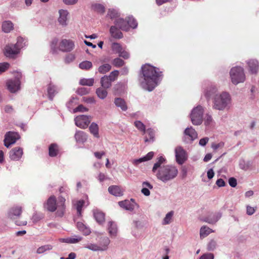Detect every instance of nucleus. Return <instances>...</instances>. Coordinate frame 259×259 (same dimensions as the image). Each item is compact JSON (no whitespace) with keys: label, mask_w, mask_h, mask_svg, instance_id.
Segmentation results:
<instances>
[{"label":"nucleus","mask_w":259,"mask_h":259,"mask_svg":"<svg viewBox=\"0 0 259 259\" xmlns=\"http://www.w3.org/2000/svg\"><path fill=\"white\" fill-rule=\"evenodd\" d=\"M142 76L140 79L141 87L145 90L152 91L158 84L161 72L149 64H145L142 67Z\"/></svg>","instance_id":"obj_1"},{"label":"nucleus","mask_w":259,"mask_h":259,"mask_svg":"<svg viewBox=\"0 0 259 259\" xmlns=\"http://www.w3.org/2000/svg\"><path fill=\"white\" fill-rule=\"evenodd\" d=\"M232 99L230 94L226 91L220 92L212 98L213 109L222 111L229 110L232 107Z\"/></svg>","instance_id":"obj_2"},{"label":"nucleus","mask_w":259,"mask_h":259,"mask_svg":"<svg viewBox=\"0 0 259 259\" xmlns=\"http://www.w3.org/2000/svg\"><path fill=\"white\" fill-rule=\"evenodd\" d=\"M178 174V168L171 165H166L160 167L156 172L157 178L166 183L174 179Z\"/></svg>","instance_id":"obj_3"},{"label":"nucleus","mask_w":259,"mask_h":259,"mask_svg":"<svg viewBox=\"0 0 259 259\" xmlns=\"http://www.w3.org/2000/svg\"><path fill=\"white\" fill-rule=\"evenodd\" d=\"M65 199L61 196L58 198V202L57 203L56 197L54 196H51L45 204V207L48 210L51 212L55 211L58 208V215L59 216H62L65 208Z\"/></svg>","instance_id":"obj_4"},{"label":"nucleus","mask_w":259,"mask_h":259,"mask_svg":"<svg viewBox=\"0 0 259 259\" xmlns=\"http://www.w3.org/2000/svg\"><path fill=\"white\" fill-rule=\"evenodd\" d=\"M115 24L119 29L123 31H128L130 29L135 28L138 25L134 17H116Z\"/></svg>","instance_id":"obj_5"},{"label":"nucleus","mask_w":259,"mask_h":259,"mask_svg":"<svg viewBox=\"0 0 259 259\" xmlns=\"http://www.w3.org/2000/svg\"><path fill=\"white\" fill-rule=\"evenodd\" d=\"M230 77L234 85L244 82L246 79L244 69L240 66L232 68L230 71Z\"/></svg>","instance_id":"obj_6"},{"label":"nucleus","mask_w":259,"mask_h":259,"mask_svg":"<svg viewBox=\"0 0 259 259\" xmlns=\"http://www.w3.org/2000/svg\"><path fill=\"white\" fill-rule=\"evenodd\" d=\"M21 74L17 72L14 79H10L7 82V86L8 90L12 93L17 92L20 89V78Z\"/></svg>","instance_id":"obj_7"},{"label":"nucleus","mask_w":259,"mask_h":259,"mask_svg":"<svg viewBox=\"0 0 259 259\" xmlns=\"http://www.w3.org/2000/svg\"><path fill=\"white\" fill-rule=\"evenodd\" d=\"M20 138L18 133L8 132L5 135L4 145L7 148H9L11 145L15 144Z\"/></svg>","instance_id":"obj_8"},{"label":"nucleus","mask_w":259,"mask_h":259,"mask_svg":"<svg viewBox=\"0 0 259 259\" xmlns=\"http://www.w3.org/2000/svg\"><path fill=\"white\" fill-rule=\"evenodd\" d=\"M118 204L121 207L130 211H133L136 208L139 207V205L135 202V200L132 198L130 200L119 201Z\"/></svg>","instance_id":"obj_9"},{"label":"nucleus","mask_w":259,"mask_h":259,"mask_svg":"<svg viewBox=\"0 0 259 259\" xmlns=\"http://www.w3.org/2000/svg\"><path fill=\"white\" fill-rule=\"evenodd\" d=\"M75 125L81 128H87L91 122V119L89 116L82 115L77 116L74 119Z\"/></svg>","instance_id":"obj_10"},{"label":"nucleus","mask_w":259,"mask_h":259,"mask_svg":"<svg viewBox=\"0 0 259 259\" xmlns=\"http://www.w3.org/2000/svg\"><path fill=\"white\" fill-rule=\"evenodd\" d=\"M22 212V207L21 206L15 205L11 207L8 211V217L13 220L19 218Z\"/></svg>","instance_id":"obj_11"},{"label":"nucleus","mask_w":259,"mask_h":259,"mask_svg":"<svg viewBox=\"0 0 259 259\" xmlns=\"http://www.w3.org/2000/svg\"><path fill=\"white\" fill-rule=\"evenodd\" d=\"M222 217L220 212L210 213L206 217L200 218V220L209 224H215Z\"/></svg>","instance_id":"obj_12"},{"label":"nucleus","mask_w":259,"mask_h":259,"mask_svg":"<svg viewBox=\"0 0 259 259\" xmlns=\"http://www.w3.org/2000/svg\"><path fill=\"white\" fill-rule=\"evenodd\" d=\"M204 110L200 105L195 107V125H200L203 121Z\"/></svg>","instance_id":"obj_13"},{"label":"nucleus","mask_w":259,"mask_h":259,"mask_svg":"<svg viewBox=\"0 0 259 259\" xmlns=\"http://www.w3.org/2000/svg\"><path fill=\"white\" fill-rule=\"evenodd\" d=\"M175 153L177 162L180 164H183L187 158L185 151L181 147H179L176 148Z\"/></svg>","instance_id":"obj_14"},{"label":"nucleus","mask_w":259,"mask_h":259,"mask_svg":"<svg viewBox=\"0 0 259 259\" xmlns=\"http://www.w3.org/2000/svg\"><path fill=\"white\" fill-rule=\"evenodd\" d=\"M23 154V149L20 147H15L10 152V158L13 160H19Z\"/></svg>","instance_id":"obj_15"},{"label":"nucleus","mask_w":259,"mask_h":259,"mask_svg":"<svg viewBox=\"0 0 259 259\" xmlns=\"http://www.w3.org/2000/svg\"><path fill=\"white\" fill-rule=\"evenodd\" d=\"M74 45L72 41L63 39L60 44V49L64 52H70L74 48Z\"/></svg>","instance_id":"obj_16"},{"label":"nucleus","mask_w":259,"mask_h":259,"mask_svg":"<svg viewBox=\"0 0 259 259\" xmlns=\"http://www.w3.org/2000/svg\"><path fill=\"white\" fill-rule=\"evenodd\" d=\"M19 52L20 50L15 45H9L5 48V55L10 58H13Z\"/></svg>","instance_id":"obj_17"},{"label":"nucleus","mask_w":259,"mask_h":259,"mask_svg":"<svg viewBox=\"0 0 259 259\" xmlns=\"http://www.w3.org/2000/svg\"><path fill=\"white\" fill-rule=\"evenodd\" d=\"M218 92V89L217 86L211 84L208 85L204 91V95L205 97L209 99L210 98L214 97L217 95Z\"/></svg>","instance_id":"obj_18"},{"label":"nucleus","mask_w":259,"mask_h":259,"mask_svg":"<svg viewBox=\"0 0 259 259\" xmlns=\"http://www.w3.org/2000/svg\"><path fill=\"white\" fill-rule=\"evenodd\" d=\"M194 130L192 127H188L184 131V141L187 143L192 142L194 140Z\"/></svg>","instance_id":"obj_19"},{"label":"nucleus","mask_w":259,"mask_h":259,"mask_svg":"<svg viewBox=\"0 0 259 259\" xmlns=\"http://www.w3.org/2000/svg\"><path fill=\"white\" fill-rule=\"evenodd\" d=\"M91 9L92 11L101 15H103L105 12V6L102 4L97 3H92L91 4Z\"/></svg>","instance_id":"obj_20"},{"label":"nucleus","mask_w":259,"mask_h":259,"mask_svg":"<svg viewBox=\"0 0 259 259\" xmlns=\"http://www.w3.org/2000/svg\"><path fill=\"white\" fill-rule=\"evenodd\" d=\"M249 71L251 73H256L258 70L259 63L256 59H250L247 61Z\"/></svg>","instance_id":"obj_21"},{"label":"nucleus","mask_w":259,"mask_h":259,"mask_svg":"<svg viewBox=\"0 0 259 259\" xmlns=\"http://www.w3.org/2000/svg\"><path fill=\"white\" fill-rule=\"evenodd\" d=\"M74 138L77 142L84 143L87 141L88 136L84 132L78 131L76 132Z\"/></svg>","instance_id":"obj_22"},{"label":"nucleus","mask_w":259,"mask_h":259,"mask_svg":"<svg viewBox=\"0 0 259 259\" xmlns=\"http://www.w3.org/2000/svg\"><path fill=\"white\" fill-rule=\"evenodd\" d=\"M82 237L80 236L74 235L66 238H62L61 241L62 242L67 243H77L82 240Z\"/></svg>","instance_id":"obj_23"},{"label":"nucleus","mask_w":259,"mask_h":259,"mask_svg":"<svg viewBox=\"0 0 259 259\" xmlns=\"http://www.w3.org/2000/svg\"><path fill=\"white\" fill-rule=\"evenodd\" d=\"M110 242L109 239L107 237H104L101 238L98 245L100 247V251H105L108 249V245Z\"/></svg>","instance_id":"obj_24"},{"label":"nucleus","mask_w":259,"mask_h":259,"mask_svg":"<svg viewBox=\"0 0 259 259\" xmlns=\"http://www.w3.org/2000/svg\"><path fill=\"white\" fill-rule=\"evenodd\" d=\"M108 230L111 236H115L117 232V228L116 223L113 221L108 223Z\"/></svg>","instance_id":"obj_25"},{"label":"nucleus","mask_w":259,"mask_h":259,"mask_svg":"<svg viewBox=\"0 0 259 259\" xmlns=\"http://www.w3.org/2000/svg\"><path fill=\"white\" fill-rule=\"evenodd\" d=\"M94 216L96 221L100 224L105 222V214L99 210L94 211Z\"/></svg>","instance_id":"obj_26"},{"label":"nucleus","mask_w":259,"mask_h":259,"mask_svg":"<svg viewBox=\"0 0 259 259\" xmlns=\"http://www.w3.org/2000/svg\"><path fill=\"white\" fill-rule=\"evenodd\" d=\"M154 156V152H149L146 156L141 157L139 159H135L133 161V164L137 165L139 164L140 163L147 161L148 160H149L152 158V157Z\"/></svg>","instance_id":"obj_27"},{"label":"nucleus","mask_w":259,"mask_h":259,"mask_svg":"<svg viewBox=\"0 0 259 259\" xmlns=\"http://www.w3.org/2000/svg\"><path fill=\"white\" fill-rule=\"evenodd\" d=\"M109 192L115 196H120L122 195V192L119 187L117 186H111L108 188Z\"/></svg>","instance_id":"obj_28"},{"label":"nucleus","mask_w":259,"mask_h":259,"mask_svg":"<svg viewBox=\"0 0 259 259\" xmlns=\"http://www.w3.org/2000/svg\"><path fill=\"white\" fill-rule=\"evenodd\" d=\"M76 226L78 229L84 235H89L91 232L90 228L81 222H77Z\"/></svg>","instance_id":"obj_29"},{"label":"nucleus","mask_w":259,"mask_h":259,"mask_svg":"<svg viewBox=\"0 0 259 259\" xmlns=\"http://www.w3.org/2000/svg\"><path fill=\"white\" fill-rule=\"evenodd\" d=\"M110 32L112 36L115 38H121L123 36L122 33L117 29L116 25L111 27Z\"/></svg>","instance_id":"obj_30"},{"label":"nucleus","mask_w":259,"mask_h":259,"mask_svg":"<svg viewBox=\"0 0 259 259\" xmlns=\"http://www.w3.org/2000/svg\"><path fill=\"white\" fill-rule=\"evenodd\" d=\"M174 211L171 210L167 213L162 221L163 225H166L170 224L172 222Z\"/></svg>","instance_id":"obj_31"},{"label":"nucleus","mask_w":259,"mask_h":259,"mask_svg":"<svg viewBox=\"0 0 259 259\" xmlns=\"http://www.w3.org/2000/svg\"><path fill=\"white\" fill-rule=\"evenodd\" d=\"M165 162V159L162 156L159 157L157 158V161L156 163L154 164L153 167L152 168V172L153 173H156L157 171V168H160L161 164L164 163Z\"/></svg>","instance_id":"obj_32"},{"label":"nucleus","mask_w":259,"mask_h":259,"mask_svg":"<svg viewBox=\"0 0 259 259\" xmlns=\"http://www.w3.org/2000/svg\"><path fill=\"white\" fill-rule=\"evenodd\" d=\"M213 231L206 226H202L200 230V236L201 238H204L209 234L213 232Z\"/></svg>","instance_id":"obj_33"},{"label":"nucleus","mask_w":259,"mask_h":259,"mask_svg":"<svg viewBox=\"0 0 259 259\" xmlns=\"http://www.w3.org/2000/svg\"><path fill=\"white\" fill-rule=\"evenodd\" d=\"M57 93V87L54 85L50 84L48 87V93L49 99L52 100Z\"/></svg>","instance_id":"obj_34"},{"label":"nucleus","mask_w":259,"mask_h":259,"mask_svg":"<svg viewBox=\"0 0 259 259\" xmlns=\"http://www.w3.org/2000/svg\"><path fill=\"white\" fill-rule=\"evenodd\" d=\"M89 130L92 134L96 138H99V127L97 124L95 122L91 123L89 126Z\"/></svg>","instance_id":"obj_35"},{"label":"nucleus","mask_w":259,"mask_h":259,"mask_svg":"<svg viewBox=\"0 0 259 259\" xmlns=\"http://www.w3.org/2000/svg\"><path fill=\"white\" fill-rule=\"evenodd\" d=\"M13 29V24L10 21H5L2 24V29L6 33L10 32Z\"/></svg>","instance_id":"obj_36"},{"label":"nucleus","mask_w":259,"mask_h":259,"mask_svg":"<svg viewBox=\"0 0 259 259\" xmlns=\"http://www.w3.org/2000/svg\"><path fill=\"white\" fill-rule=\"evenodd\" d=\"M106 88H104L102 87L97 89L96 93L97 96L101 99H104L107 96V91Z\"/></svg>","instance_id":"obj_37"},{"label":"nucleus","mask_w":259,"mask_h":259,"mask_svg":"<svg viewBox=\"0 0 259 259\" xmlns=\"http://www.w3.org/2000/svg\"><path fill=\"white\" fill-rule=\"evenodd\" d=\"M114 103L116 106L120 107L123 111H126L127 109L125 102L121 98L115 99Z\"/></svg>","instance_id":"obj_38"},{"label":"nucleus","mask_w":259,"mask_h":259,"mask_svg":"<svg viewBox=\"0 0 259 259\" xmlns=\"http://www.w3.org/2000/svg\"><path fill=\"white\" fill-rule=\"evenodd\" d=\"M112 81L110 80V78L107 76H104L101 78V86L104 88H109L111 85Z\"/></svg>","instance_id":"obj_39"},{"label":"nucleus","mask_w":259,"mask_h":259,"mask_svg":"<svg viewBox=\"0 0 259 259\" xmlns=\"http://www.w3.org/2000/svg\"><path fill=\"white\" fill-rule=\"evenodd\" d=\"M94 78H82L79 81V83L82 85L92 86L94 83Z\"/></svg>","instance_id":"obj_40"},{"label":"nucleus","mask_w":259,"mask_h":259,"mask_svg":"<svg viewBox=\"0 0 259 259\" xmlns=\"http://www.w3.org/2000/svg\"><path fill=\"white\" fill-rule=\"evenodd\" d=\"M58 152V146L55 144H52L49 147V155L50 156L54 157L57 155Z\"/></svg>","instance_id":"obj_41"},{"label":"nucleus","mask_w":259,"mask_h":259,"mask_svg":"<svg viewBox=\"0 0 259 259\" xmlns=\"http://www.w3.org/2000/svg\"><path fill=\"white\" fill-rule=\"evenodd\" d=\"M203 121L206 126L211 125L214 122L212 115L209 113L205 114Z\"/></svg>","instance_id":"obj_42"},{"label":"nucleus","mask_w":259,"mask_h":259,"mask_svg":"<svg viewBox=\"0 0 259 259\" xmlns=\"http://www.w3.org/2000/svg\"><path fill=\"white\" fill-rule=\"evenodd\" d=\"M121 13L118 8H110L108 9L107 16H120Z\"/></svg>","instance_id":"obj_43"},{"label":"nucleus","mask_w":259,"mask_h":259,"mask_svg":"<svg viewBox=\"0 0 259 259\" xmlns=\"http://www.w3.org/2000/svg\"><path fill=\"white\" fill-rule=\"evenodd\" d=\"M111 68V66L109 64H104L98 68V71L101 74H104L108 72Z\"/></svg>","instance_id":"obj_44"},{"label":"nucleus","mask_w":259,"mask_h":259,"mask_svg":"<svg viewBox=\"0 0 259 259\" xmlns=\"http://www.w3.org/2000/svg\"><path fill=\"white\" fill-rule=\"evenodd\" d=\"M146 132L148 135V136L149 137V139H148L147 138H145V142H150V141L153 142L154 141V136H155L154 131L153 129L150 128L147 129V131H146Z\"/></svg>","instance_id":"obj_45"},{"label":"nucleus","mask_w":259,"mask_h":259,"mask_svg":"<svg viewBox=\"0 0 259 259\" xmlns=\"http://www.w3.org/2000/svg\"><path fill=\"white\" fill-rule=\"evenodd\" d=\"M92 63L89 61H84L79 64V67L81 69L88 70L92 67Z\"/></svg>","instance_id":"obj_46"},{"label":"nucleus","mask_w":259,"mask_h":259,"mask_svg":"<svg viewBox=\"0 0 259 259\" xmlns=\"http://www.w3.org/2000/svg\"><path fill=\"white\" fill-rule=\"evenodd\" d=\"M27 41L21 37H19L17 38V43L15 45L20 50L26 46Z\"/></svg>","instance_id":"obj_47"},{"label":"nucleus","mask_w":259,"mask_h":259,"mask_svg":"<svg viewBox=\"0 0 259 259\" xmlns=\"http://www.w3.org/2000/svg\"><path fill=\"white\" fill-rule=\"evenodd\" d=\"M84 248L92 250L93 251H100V247L98 244L94 243H88L84 246Z\"/></svg>","instance_id":"obj_48"},{"label":"nucleus","mask_w":259,"mask_h":259,"mask_svg":"<svg viewBox=\"0 0 259 259\" xmlns=\"http://www.w3.org/2000/svg\"><path fill=\"white\" fill-rule=\"evenodd\" d=\"M134 125L140 131L144 133H146L145 125L141 121L139 120L135 121Z\"/></svg>","instance_id":"obj_49"},{"label":"nucleus","mask_w":259,"mask_h":259,"mask_svg":"<svg viewBox=\"0 0 259 259\" xmlns=\"http://www.w3.org/2000/svg\"><path fill=\"white\" fill-rule=\"evenodd\" d=\"M84 204V201L83 200H80L77 201L76 203H74V205L76 206V208L77 209V213L79 215H81V208Z\"/></svg>","instance_id":"obj_50"},{"label":"nucleus","mask_w":259,"mask_h":259,"mask_svg":"<svg viewBox=\"0 0 259 259\" xmlns=\"http://www.w3.org/2000/svg\"><path fill=\"white\" fill-rule=\"evenodd\" d=\"M111 49L114 53L119 54L122 48L119 44L114 42L111 45Z\"/></svg>","instance_id":"obj_51"},{"label":"nucleus","mask_w":259,"mask_h":259,"mask_svg":"<svg viewBox=\"0 0 259 259\" xmlns=\"http://www.w3.org/2000/svg\"><path fill=\"white\" fill-rule=\"evenodd\" d=\"M52 249V246L50 245H47L39 247L36 251L38 254L42 253L47 250H50Z\"/></svg>","instance_id":"obj_52"},{"label":"nucleus","mask_w":259,"mask_h":259,"mask_svg":"<svg viewBox=\"0 0 259 259\" xmlns=\"http://www.w3.org/2000/svg\"><path fill=\"white\" fill-rule=\"evenodd\" d=\"M217 246V242L214 239L210 240L207 244V249L209 251L213 250Z\"/></svg>","instance_id":"obj_53"},{"label":"nucleus","mask_w":259,"mask_h":259,"mask_svg":"<svg viewBox=\"0 0 259 259\" xmlns=\"http://www.w3.org/2000/svg\"><path fill=\"white\" fill-rule=\"evenodd\" d=\"M112 64L115 67H120L124 64V61L122 59L117 58L113 60Z\"/></svg>","instance_id":"obj_54"},{"label":"nucleus","mask_w":259,"mask_h":259,"mask_svg":"<svg viewBox=\"0 0 259 259\" xmlns=\"http://www.w3.org/2000/svg\"><path fill=\"white\" fill-rule=\"evenodd\" d=\"M75 58L74 55L73 54H69L65 58V62L66 63H70L74 60Z\"/></svg>","instance_id":"obj_55"},{"label":"nucleus","mask_w":259,"mask_h":259,"mask_svg":"<svg viewBox=\"0 0 259 259\" xmlns=\"http://www.w3.org/2000/svg\"><path fill=\"white\" fill-rule=\"evenodd\" d=\"M119 72L117 70H114L111 72L109 76H107L108 77L110 78V80L112 81H114L118 75Z\"/></svg>","instance_id":"obj_56"},{"label":"nucleus","mask_w":259,"mask_h":259,"mask_svg":"<svg viewBox=\"0 0 259 259\" xmlns=\"http://www.w3.org/2000/svg\"><path fill=\"white\" fill-rule=\"evenodd\" d=\"M9 64L6 62L0 63V74L5 71L9 67Z\"/></svg>","instance_id":"obj_57"},{"label":"nucleus","mask_w":259,"mask_h":259,"mask_svg":"<svg viewBox=\"0 0 259 259\" xmlns=\"http://www.w3.org/2000/svg\"><path fill=\"white\" fill-rule=\"evenodd\" d=\"M119 56L121 57H122L123 58L126 59H128L130 57L129 53L126 51L123 48H122L118 54Z\"/></svg>","instance_id":"obj_58"},{"label":"nucleus","mask_w":259,"mask_h":259,"mask_svg":"<svg viewBox=\"0 0 259 259\" xmlns=\"http://www.w3.org/2000/svg\"><path fill=\"white\" fill-rule=\"evenodd\" d=\"M132 224L133 227L136 229H141L143 227L142 223L138 220L133 221Z\"/></svg>","instance_id":"obj_59"},{"label":"nucleus","mask_w":259,"mask_h":259,"mask_svg":"<svg viewBox=\"0 0 259 259\" xmlns=\"http://www.w3.org/2000/svg\"><path fill=\"white\" fill-rule=\"evenodd\" d=\"M88 110V109L84 107L82 105H79L77 107L73 109V112L75 113L77 112H86Z\"/></svg>","instance_id":"obj_60"},{"label":"nucleus","mask_w":259,"mask_h":259,"mask_svg":"<svg viewBox=\"0 0 259 259\" xmlns=\"http://www.w3.org/2000/svg\"><path fill=\"white\" fill-rule=\"evenodd\" d=\"M224 142H220L218 144H215V143H212L211 144V148L213 149V150H217L219 148H222L224 147Z\"/></svg>","instance_id":"obj_61"},{"label":"nucleus","mask_w":259,"mask_h":259,"mask_svg":"<svg viewBox=\"0 0 259 259\" xmlns=\"http://www.w3.org/2000/svg\"><path fill=\"white\" fill-rule=\"evenodd\" d=\"M89 92V90L85 88H81L77 91V93L80 95H86Z\"/></svg>","instance_id":"obj_62"},{"label":"nucleus","mask_w":259,"mask_h":259,"mask_svg":"<svg viewBox=\"0 0 259 259\" xmlns=\"http://www.w3.org/2000/svg\"><path fill=\"white\" fill-rule=\"evenodd\" d=\"M214 256L212 253H207L203 254L199 259H213Z\"/></svg>","instance_id":"obj_63"},{"label":"nucleus","mask_w":259,"mask_h":259,"mask_svg":"<svg viewBox=\"0 0 259 259\" xmlns=\"http://www.w3.org/2000/svg\"><path fill=\"white\" fill-rule=\"evenodd\" d=\"M255 212V209L249 205H247L246 206V213L249 215H252Z\"/></svg>","instance_id":"obj_64"}]
</instances>
